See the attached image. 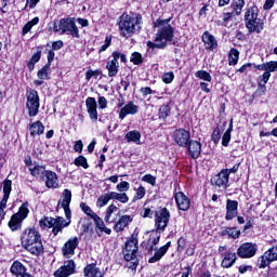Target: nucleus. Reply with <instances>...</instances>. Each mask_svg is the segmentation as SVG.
Wrapping results in <instances>:
<instances>
[{
    "label": "nucleus",
    "instance_id": "55",
    "mask_svg": "<svg viewBox=\"0 0 277 277\" xmlns=\"http://www.w3.org/2000/svg\"><path fill=\"white\" fill-rule=\"evenodd\" d=\"M220 140H222V130L220 128H216L212 133V142L214 144L220 143Z\"/></svg>",
    "mask_w": 277,
    "mask_h": 277
},
{
    "label": "nucleus",
    "instance_id": "7",
    "mask_svg": "<svg viewBox=\"0 0 277 277\" xmlns=\"http://www.w3.org/2000/svg\"><path fill=\"white\" fill-rule=\"evenodd\" d=\"M26 108L30 118L38 116V111H40V95H38V91L30 90L27 93Z\"/></svg>",
    "mask_w": 277,
    "mask_h": 277
},
{
    "label": "nucleus",
    "instance_id": "48",
    "mask_svg": "<svg viewBox=\"0 0 277 277\" xmlns=\"http://www.w3.org/2000/svg\"><path fill=\"white\" fill-rule=\"evenodd\" d=\"M49 70H51V65H44L37 74V77L42 80L49 79Z\"/></svg>",
    "mask_w": 277,
    "mask_h": 277
},
{
    "label": "nucleus",
    "instance_id": "63",
    "mask_svg": "<svg viewBox=\"0 0 277 277\" xmlns=\"http://www.w3.org/2000/svg\"><path fill=\"white\" fill-rule=\"evenodd\" d=\"M98 105H100V109H106L107 108V98H105V96L98 97Z\"/></svg>",
    "mask_w": 277,
    "mask_h": 277
},
{
    "label": "nucleus",
    "instance_id": "42",
    "mask_svg": "<svg viewBox=\"0 0 277 277\" xmlns=\"http://www.w3.org/2000/svg\"><path fill=\"white\" fill-rule=\"evenodd\" d=\"M228 62L229 66H236V64L239 62V51H237V49H232L229 51Z\"/></svg>",
    "mask_w": 277,
    "mask_h": 277
},
{
    "label": "nucleus",
    "instance_id": "31",
    "mask_svg": "<svg viewBox=\"0 0 277 277\" xmlns=\"http://www.w3.org/2000/svg\"><path fill=\"white\" fill-rule=\"evenodd\" d=\"M95 223L96 228H98L100 233H105L106 235H111V229H109L107 226H105V222L98 214L92 219Z\"/></svg>",
    "mask_w": 277,
    "mask_h": 277
},
{
    "label": "nucleus",
    "instance_id": "57",
    "mask_svg": "<svg viewBox=\"0 0 277 277\" xmlns=\"http://www.w3.org/2000/svg\"><path fill=\"white\" fill-rule=\"evenodd\" d=\"M53 217H45L39 222L40 226H45L47 228H53Z\"/></svg>",
    "mask_w": 277,
    "mask_h": 277
},
{
    "label": "nucleus",
    "instance_id": "27",
    "mask_svg": "<svg viewBox=\"0 0 277 277\" xmlns=\"http://www.w3.org/2000/svg\"><path fill=\"white\" fill-rule=\"evenodd\" d=\"M83 274L85 277H103L101 268L96 267L95 263L88 264L83 269Z\"/></svg>",
    "mask_w": 277,
    "mask_h": 277
},
{
    "label": "nucleus",
    "instance_id": "61",
    "mask_svg": "<svg viewBox=\"0 0 277 277\" xmlns=\"http://www.w3.org/2000/svg\"><path fill=\"white\" fill-rule=\"evenodd\" d=\"M113 58H115V62L121 60V62L127 63V55L118 51L113 52Z\"/></svg>",
    "mask_w": 277,
    "mask_h": 277
},
{
    "label": "nucleus",
    "instance_id": "26",
    "mask_svg": "<svg viewBox=\"0 0 277 277\" xmlns=\"http://www.w3.org/2000/svg\"><path fill=\"white\" fill-rule=\"evenodd\" d=\"M131 222H133V217H131V215H123L121 216L118 222L115 224V230L116 233H122V230H124V228H127V226H129V224H131Z\"/></svg>",
    "mask_w": 277,
    "mask_h": 277
},
{
    "label": "nucleus",
    "instance_id": "9",
    "mask_svg": "<svg viewBox=\"0 0 277 277\" xmlns=\"http://www.w3.org/2000/svg\"><path fill=\"white\" fill-rule=\"evenodd\" d=\"M155 222L157 226V230L163 233L168 227V223L170 222V211L168 208H162L155 212Z\"/></svg>",
    "mask_w": 277,
    "mask_h": 277
},
{
    "label": "nucleus",
    "instance_id": "58",
    "mask_svg": "<svg viewBox=\"0 0 277 277\" xmlns=\"http://www.w3.org/2000/svg\"><path fill=\"white\" fill-rule=\"evenodd\" d=\"M162 81L163 83H172V81H174V72L172 71L164 72L162 75Z\"/></svg>",
    "mask_w": 277,
    "mask_h": 277
},
{
    "label": "nucleus",
    "instance_id": "16",
    "mask_svg": "<svg viewBox=\"0 0 277 277\" xmlns=\"http://www.w3.org/2000/svg\"><path fill=\"white\" fill-rule=\"evenodd\" d=\"M85 105H87V111L89 114L90 119L93 122H96L98 120V110L96 109L97 107L96 98L88 97L85 100Z\"/></svg>",
    "mask_w": 277,
    "mask_h": 277
},
{
    "label": "nucleus",
    "instance_id": "10",
    "mask_svg": "<svg viewBox=\"0 0 277 277\" xmlns=\"http://www.w3.org/2000/svg\"><path fill=\"white\" fill-rule=\"evenodd\" d=\"M277 261V246L268 249L262 256L258 260V267L260 269H265L271 263Z\"/></svg>",
    "mask_w": 277,
    "mask_h": 277
},
{
    "label": "nucleus",
    "instance_id": "54",
    "mask_svg": "<svg viewBox=\"0 0 277 277\" xmlns=\"http://www.w3.org/2000/svg\"><path fill=\"white\" fill-rule=\"evenodd\" d=\"M146 196V188H144V186H140L136 189V193L134 195V200H142V198H144Z\"/></svg>",
    "mask_w": 277,
    "mask_h": 277
},
{
    "label": "nucleus",
    "instance_id": "12",
    "mask_svg": "<svg viewBox=\"0 0 277 277\" xmlns=\"http://www.w3.org/2000/svg\"><path fill=\"white\" fill-rule=\"evenodd\" d=\"M259 247L256 243L245 242L237 249V254L240 259H252L256 254Z\"/></svg>",
    "mask_w": 277,
    "mask_h": 277
},
{
    "label": "nucleus",
    "instance_id": "40",
    "mask_svg": "<svg viewBox=\"0 0 277 277\" xmlns=\"http://www.w3.org/2000/svg\"><path fill=\"white\" fill-rule=\"evenodd\" d=\"M243 5H246V0H234L232 3L233 11L235 12L236 16L241 14L243 10Z\"/></svg>",
    "mask_w": 277,
    "mask_h": 277
},
{
    "label": "nucleus",
    "instance_id": "8",
    "mask_svg": "<svg viewBox=\"0 0 277 277\" xmlns=\"http://www.w3.org/2000/svg\"><path fill=\"white\" fill-rule=\"evenodd\" d=\"M21 239H22V246L23 248H25V250H32L34 249V247H31L32 243L42 241L40 233L36 230V228L25 229Z\"/></svg>",
    "mask_w": 277,
    "mask_h": 277
},
{
    "label": "nucleus",
    "instance_id": "25",
    "mask_svg": "<svg viewBox=\"0 0 277 277\" xmlns=\"http://www.w3.org/2000/svg\"><path fill=\"white\" fill-rule=\"evenodd\" d=\"M69 224L70 222H66L64 217L57 216L54 219V222H52L53 235L62 233V228H66V226H69Z\"/></svg>",
    "mask_w": 277,
    "mask_h": 277
},
{
    "label": "nucleus",
    "instance_id": "32",
    "mask_svg": "<svg viewBox=\"0 0 277 277\" xmlns=\"http://www.w3.org/2000/svg\"><path fill=\"white\" fill-rule=\"evenodd\" d=\"M30 246L32 249H26V250L27 252H30V254H34L35 256H40V254L44 252V246L42 245V240L32 242Z\"/></svg>",
    "mask_w": 277,
    "mask_h": 277
},
{
    "label": "nucleus",
    "instance_id": "2",
    "mask_svg": "<svg viewBox=\"0 0 277 277\" xmlns=\"http://www.w3.org/2000/svg\"><path fill=\"white\" fill-rule=\"evenodd\" d=\"M119 29L124 38H131L135 31L142 29V15L123 13L119 18Z\"/></svg>",
    "mask_w": 277,
    "mask_h": 277
},
{
    "label": "nucleus",
    "instance_id": "59",
    "mask_svg": "<svg viewBox=\"0 0 277 277\" xmlns=\"http://www.w3.org/2000/svg\"><path fill=\"white\" fill-rule=\"evenodd\" d=\"M111 47V36H106L105 43L100 48L98 53H103V51H107Z\"/></svg>",
    "mask_w": 277,
    "mask_h": 277
},
{
    "label": "nucleus",
    "instance_id": "33",
    "mask_svg": "<svg viewBox=\"0 0 277 277\" xmlns=\"http://www.w3.org/2000/svg\"><path fill=\"white\" fill-rule=\"evenodd\" d=\"M126 140L128 142H133L134 144H142V133L137 130L130 131L126 134Z\"/></svg>",
    "mask_w": 277,
    "mask_h": 277
},
{
    "label": "nucleus",
    "instance_id": "17",
    "mask_svg": "<svg viewBox=\"0 0 277 277\" xmlns=\"http://www.w3.org/2000/svg\"><path fill=\"white\" fill-rule=\"evenodd\" d=\"M228 172L227 170H222L219 174L214 175L211 179L212 185H216V187H226L228 185Z\"/></svg>",
    "mask_w": 277,
    "mask_h": 277
},
{
    "label": "nucleus",
    "instance_id": "4",
    "mask_svg": "<svg viewBox=\"0 0 277 277\" xmlns=\"http://www.w3.org/2000/svg\"><path fill=\"white\" fill-rule=\"evenodd\" d=\"M53 31L55 34H66L71 38H79V28L75 23V17L61 18L58 22H54Z\"/></svg>",
    "mask_w": 277,
    "mask_h": 277
},
{
    "label": "nucleus",
    "instance_id": "47",
    "mask_svg": "<svg viewBox=\"0 0 277 277\" xmlns=\"http://www.w3.org/2000/svg\"><path fill=\"white\" fill-rule=\"evenodd\" d=\"M80 209L83 211V213H85V215H88L89 217H91V220H93V217L97 216L98 214H96L95 212L92 211V208H90V206H87L85 202H81L80 203Z\"/></svg>",
    "mask_w": 277,
    "mask_h": 277
},
{
    "label": "nucleus",
    "instance_id": "34",
    "mask_svg": "<svg viewBox=\"0 0 277 277\" xmlns=\"http://www.w3.org/2000/svg\"><path fill=\"white\" fill-rule=\"evenodd\" d=\"M31 176L44 177L47 174V168L44 166L36 164L34 168H29Z\"/></svg>",
    "mask_w": 277,
    "mask_h": 277
},
{
    "label": "nucleus",
    "instance_id": "11",
    "mask_svg": "<svg viewBox=\"0 0 277 277\" xmlns=\"http://www.w3.org/2000/svg\"><path fill=\"white\" fill-rule=\"evenodd\" d=\"M75 269H77V264H75V260H67L64 264L54 272V277H69L75 274Z\"/></svg>",
    "mask_w": 277,
    "mask_h": 277
},
{
    "label": "nucleus",
    "instance_id": "46",
    "mask_svg": "<svg viewBox=\"0 0 277 277\" xmlns=\"http://www.w3.org/2000/svg\"><path fill=\"white\" fill-rule=\"evenodd\" d=\"M195 77H197L198 79H201L202 81H208L209 83H211L212 81L211 74H209V71H206V70L196 71Z\"/></svg>",
    "mask_w": 277,
    "mask_h": 277
},
{
    "label": "nucleus",
    "instance_id": "37",
    "mask_svg": "<svg viewBox=\"0 0 277 277\" xmlns=\"http://www.w3.org/2000/svg\"><path fill=\"white\" fill-rule=\"evenodd\" d=\"M72 200V192L68 188L64 189L62 199H61V207H70V202Z\"/></svg>",
    "mask_w": 277,
    "mask_h": 277
},
{
    "label": "nucleus",
    "instance_id": "51",
    "mask_svg": "<svg viewBox=\"0 0 277 277\" xmlns=\"http://www.w3.org/2000/svg\"><path fill=\"white\" fill-rule=\"evenodd\" d=\"M116 189L117 192H120L119 194H124V192H129V189H131V184H129L127 181H123L116 186Z\"/></svg>",
    "mask_w": 277,
    "mask_h": 277
},
{
    "label": "nucleus",
    "instance_id": "36",
    "mask_svg": "<svg viewBox=\"0 0 277 277\" xmlns=\"http://www.w3.org/2000/svg\"><path fill=\"white\" fill-rule=\"evenodd\" d=\"M115 211H118V207H116L115 205H110L106 209V215L104 219L106 224H114V222H116V217H111V215H114Z\"/></svg>",
    "mask_w": 277,
    "mask_h": 277
},
{
    "label": "nucleus",
    "instance_id": "1",
    "mask_svg": "<svg viewBox=\"0 0 277 277\" xmlns=\"http://www.w3.org/2000/svg\"><path fill=\"white\" fill-rule=\"evenodd\" d=\"M170 18L158 19L155 23V27H159V30L156 34L155 41H148V49H166L168 42H172L174 38V28L172 25H169Z\"/></svg>",
    "mask_w": 277,
    "mask_h": 277
},
{
    "label": "nucleus",
    "instance_id": "24",
    "mask_svg": "<svg viewBox=\"0 0 277 277\" xmlns=\"http://www.w3.org/2000/svg\"><path fill=\"white\" fill-rule=\"evenodd\" d=\"M201 38L206 49H209L210 51L217 49V40H215V37H213L209 31L203 32Z\"/></svg>",
    "mask_w": 277,
    "mask_h": 277
},
{
    "label": "nucleus",
    "instance_id": "49",
    "mask_svg": "<svg viewBox=\"0 0 277 277\" xmlns=\"http://www.w3.org/2000/svg\"><path fill=\"white\" fill-rule=\"evenodd\" d=\"M75 166L84 168V170H88L90 168V166L88 164V159H85V157L83 156H79L75 159L74 161Z\"/></svg>",
    "mask_w": 277,
    "mask_h": 277
},
{
    "label": "nucleus",
    "instance_id": "62",
    "mask_svg": "<svg viewBox=\"0 0 277 277\" xmlns=\"http://www.w3.org/2000/svg\"><path fill=\"white\" fill-rule=\"evenodd\" d=\"M75 153H83V142L77 141L74 145Z\"/></svg>",
    "mask_w": 277,
    "mask_h": 277
},
{
    "label": "nucleus",
    "instance_id": "19",
    "mask_svg": "<svg viewBox=\"0 0 277 277\" xmlns=\"http://www.w3.org/2000/svg\"><path fill=\"white\" fill-rule=\"evenodd\" d=\"M43 176H45V187H49V189H57V187H60L56 172L47 171Z\"/></svg>",
    "mask_w": 277,
    "mask_h": 277
},
{
    "label": "nucleus",
    "instance_id": "30",
    "mask_svg": "<svg viewBox=\"0 0 277 277\" xmlns=\"http://www.w3.org/2000/svg\"><path fill=\"white\" fill-rule=\"evenodd\" d=\"M30 135L36 137V135H42L44 133V124L40 121H35L30 124Z\"/></svg>",
    "mask_w": 277,
    "mask_h": 277
},
{
    "label": "nucleus",
    "instance_id": "44",
    "mask_svg": "<svg viewBox=\"0 0 277 277\" xmlns=\"http://www.w3.org/2000/svg\"><path fill=\"white\" fill-rule=\"evenodd\" d=\"M40 57H42V52L40 51L31 56L30 61L28 62V70H34V68H36V64L40 62Z\"/></svg>",
    "mask_w": 277,
    "mask_h": 277
},
{
    "label": "nucleus",
    "instance_id": "45",
    "mask_svg": "<svg viewBox=\"0 0 277 277\" xmlns=\"http://www.w3.org/2000/svg\"><path fill=\"white\" fill-rule=\"evenodd\" d=\"M40 23V18L34 17L31 21H29L24 27H23V36L26 34H29L31 31V27L38 25Z\"/></svg>",
    "mask_w": 277,
    "mask_h": 277
},
{
    "label": "nucleus",
    "instance_id": "18",
    "mask_svg": "<svg viewBox=\"0 0 277 277\" xmlns=\"http://www.w3.org/2000/svg\"><path fill=\"white\" fill-rule=\"evenodd\" d=\"M137 111H140V107L137 105H135V103L130 102L129 104H127L123 108H121L120 113H119V118L120 120H124V118H127V116H135V114H137Z\"/></svg>",
    "mask_w": 277,
    "mask_h": 277
},
{
    "label": "nucleus",
    "instance_id": "56",
    "mask_svg": "<svg viewBox=\"0 0 277 277\" xmlns=\"http://www.w3.org/2000/svg\"><path fill=\"white\" fill-rule=\"evenodd\" d=\"M130 62H133L135 66H138V64H142L143 62L142 55L138 52L132 53Z\"/></svg>",
    "mask_w": 277,
    "mask_h": 277
},
{
    "label": "nucleus",
    "instance_id": "38",
    "mask_svg": "<svg viewBox=\"0 0 277 277\" xmlns=\"http://www.w3.org/2000/svg\"><path fill=\"white\" fill-rule=\"evenodd\" d=\"M222 235H228V237H232V239H239L241 237V230L237 229L236 227H226Z\"/></svg>",
    "mask_w": 277,
    "mask_h": 277
},
{
    "label": "nucleus",
    "instance_id": "53",
    "mask_svg": "<svg viewBox=\"0 0 277 277\" xmlns=\"http://www.w3.org/2000/svg\"><path fill=\"white\" fill-rule=\"evenodd\" d=\"M168 116H170V107L163 105L159 108V118H162L163 120H166V118H168Z\"/></svg>",
    "mask_w": 277,
    "mask_h": 277
},
{
    "label": "nucleus",
    "instance_id": "14",
    "mask_svg": "<svg viewBox=\"0 0 277 277\" xmlns=\"http://www.w3.org/2000/svg\"><path fill=\"white\" fill-rule=\"evenodd\" d=\"M239 214V202L237 200L227 199L226 200V214L225 220H235Z\"/></svg>",
    "mask_w": 277,
    "mask_h": 277
},
{
    "label": "nucleus",
    "instance_id": "5",
    "mask_svg": "<svg viewBox=\"0 0 277 277\" xmlns=\"http://www.w3.org/2000/svg\"><path fill=\"white\" fill-rule=\"evenodd\" d=\"M254 68H256V70H264L263 75L259 78V88L262 90V92H265V85H267V81H269L272 72H276L277 70V62L269 61L264 64L255 65Z\"/></svg>",
    "mask_w": 277,
    "mask_h": 277
},
{
    "label": "nucleus",
    "instance_id": "23",
    "mask_svg": "<svg viewBox=\"0 0 277 277\" xmlns=\"http://www.w3.org/2000/svg\"><path fill=\"white\" fill-rule=\"evenodd\" d=\"M236 262H237V253L232 252V251H226L221 265L225 269H228V268L233 267V265H235Z\"/></svg>",
    "mask_w": 277,
    "mask_h": 277
},
{
    "label": "nucleus",
    "instance_id": "22",
    "mask_svg": "<svg viewBox=\"0 0 277 277\" xmlns=\"http://www.w3.org/2000/svg\"><path fill=\"white\" fill-rule=\"evenodd\" d=\"M188 153L193 159H198L200 157V153H202V144L198 141H189Z\"/></svg>",
    "mask_w": 277,
    "mask_h": 277
},
{
    "label": "nucleus",
    "instance_id": "35",
    "mask_svg": "<svg viewBox=\"0 0 277 277\" xmlns=\"http://www.w3.org/2000/svg\"><path fill=\"white\" fill-rule=\"evenodd\" d=\"M119 63L118 61H115V58H113L111 61H109L106 65V68L108 70V77H116V75H118V68H119Z\"/></svg>",
    "mask_w": 277,
    "mask_h": 277
},
{
    "label": "nucleus",
    "instance_id": "52",
    "mask_svg": "<svg viewBox=\"0 0 277 277\" xmlns=\"http://www.w3.org/2000/svg\"><path fill=\"white\" fill-rule=\"evenodd\" d=\"M12 192V181L6 180L3 184V194L4 197L10 198V193Z\"/></svg>",
    "mask_w": 277,
    "mask_h": 277
},
{
    "label": "nucleus",
    "instance_id": "28",
    "mask_svg": "<svg viewBox=\"0 0 277 277\" xmlns=\"http://www.w3.org/2000/svg\"><path fill=\"white\" fill-rule=\"evenodd\" d=\"M10 272L13 276L21 277L27 274V268H25V265H23V263L15 261L11 265Z\"/></svg>",
    "mask_w": 277,
    "mask_h": 277
},
{
    "label": "nucleus",
    "instance_id": "20",
    "mask_svg": "<svg viewBox=\"0 0 277 277\" xmlns=\"http://www.w3.org/2000/svg\"><path fill=\"white\" fill-rule=\"evenodd\" d=\"M175 202L181 211H187L189 209V198H187V196L183 192H179L175 194Z\"/></svg>",
    "mask_w": 277,
    "mask_h": 277
},
{
    "label": "nucleus",
    "instance_id": "21",
    "mask_svg": "<svg viewBox=\"0 0 277 277\" xmlns=\"http://www.w3.org/2000/svg\"><path fill=\"white\" fill-rule=\"evenodd\" d=\"M171 243V241H168L164 246L156 250L155 254L151 258H149L148 263H157L158 261H161V259L166 256L168 250H170Z\"/></svg>",
    "mask_w": 277,
    "mask_h": 277
},
{
    "label": "nucleus",
    "instance_id": "64",
    "mask_svg": "<svg viewBox=\"0 0 277 277\" xmlns=\"http://www.w3.org/2000/svg\"><path fill=\"white\" fill-rule=\"evenodd\" d=\"M185 238L181 237L179 240H177V250H185Z\"/></svg>",
    "mask_w": 277,
    "mask_h": 277
},
{
    "label": "nucleus",
    "instance_id": "39",
    "mask_svg": "<svg viewBox=\"0 0 277 277\" xmlns=\"http://www.w3.org/2000/svg\"><path fill=\"white\" fill-rule=\"evenodd\" d=\"M22 222L23 219H21V216L13 214L9 222V227L11 228V230H18V228H21Z\"/></svg>",
    "mask_w": 277,
    "mask_h": 277
},
{
    "label": "nucleus",
    "instance_id": "29",
    "mask_svg": "<svg viewBox=\"0 0 277 277\" xmlns=\"http://www.w3.org/2000/svg\"><path fill=\"white\" fill-rule=\"evenodd\" d=\"M108 198L110 200H118L122 205H127V202H129V196L127 195V193L110 192L108 193Z\"/></svg>",
    "mask_w": 277,
    "mask_h": 277
},
{
    "label": "nucleus",
    "instance_id": "50",
    "mask_svg": "<svg viewBox=\"0 0 277 277\" xmlns=\"http://www.w3.org/2000/svg\"><path fill=\"white\" fill-rule=\"evenodd\" d=\"M109 200L110 199L108 193L104 194L100 198H97L96 207H98V209H103V207H105L109 202Z\"/></svg>",
    "mask_w": 277,
    "mask_h": 277
},
{
    "label": "nucleus",
    "instance_id": "6",
    "mask_svg": "<svg viewBox=\"0 0 277 277\" xmlns=\"http://www.w3.org/2000/svg\"><path fill=\"white\" fill-rule=\"evenodd\" d=\"M259 14L256 13V9L250 8L247 10L245 14L246 27L249 29L250 34H261L263 31V24L258 18Z\"/></svg>",
    "mask_w": 277,
    "mask_h": 277
},
{
    "label": "nucleus",
    "instance_id": "60",
    "mask_svg": "<svg viewBox=\"0 0 277 277\" xmlns=\"http://www.w3.org/2000/svg\"><path fill=\"white\" fill-rule=\"evenodd\" d=\"M142 181H144L145 183H148L149 185L155 186L157 183V177H155L150 174H146L142 177Z\"/></svg>",
    "mask_w": 277,
    "mask_h": 277
},
{
    "label": "nucleus",
    "instance_id": "43",
    "mask_svg": "<svg viewBox=\"0 0 277 277\" xmlns=\"http://www.w3.org/2000/svg\"><path fill=\"white\" fill-rule=\"evenodd\" d=\"M230 133H233V119H230L229 127L223 134V137H222L223 146H228V142H230Z\"/></svg>",
    "mask_w": 277,
    "mask_h": 277
},
{
    "label": "nucleus",
    "instance_id": "15",
    "mask_svg": "<svg viewBox=\"0 0 277 277\" xmlns=\"http://www.w3.org/2000/svg\"><path fill=\"white\" fill-rule=\"evenodd\" d=\"M173 138L177 146L185 147L189 143L190 135L185 129H179L174 131Z\"/></svg>",
    "mask_w": 277,
    "mask_h": 277
},
{
    "label": "nucleus",
    "instance_id": "3",
    "mask_svg": "<svg viewBox=\"0 0 277 277\" xmlns=\"http://www.w3.org/2000/svg\"><path fill=\"white\" fill-rule=\"evenodd\" d=\"M137 238L132 236L124 245L122 250L123 259L127 261L126 266L129 269H137L140 265V259L137 258Z\"/></svg>",
    "mask_w": 277,
    "mask_h": 277
},
{
    "label": "nucleus",
    "instance_id": "41",
    "mask_svg": "<svg viewBox=\"0 0 277 277\" xmlns=\"http://www.w3.org/2000/svg\"><path fill=\"white\" fill-rule=\"evenodd\" d=\"M15 215H17V217L25 220L27 217V215H29V202H24L18 212L15 213Z\"/></svg>",
    "mask_w": 277,
    "mask_h": 277
},
{
    "label": "nucleus",
    "instance_id": "13",
    "mask_svg": "<svg viewBox=\"0 0 277 277\" xmlns=\"http://www.w3.org/2000/svg\"><path fill=\"white\" fill-rule=\"evenodd\" d=\"M77 246H79V238H69L62 248L63 256H66V259H70V256H74L75 250H77Z\"/></svg>",
    "mask_w": 277,
    "mask_h": 277
}]
</instances>
